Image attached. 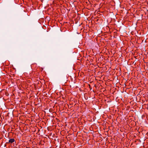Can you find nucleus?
<instances>
[{
    "mask_svg": "<svg viewBox=\"0 0 148 148\" xmlns=\"http://www.w3.org/2000/svg\"><path fill=\"white\" fill-rule=\"evenodd\" d=\"M6 146V144L5 145H4V147H5Z\"/></svg>",
    "mask_w": 148,
    "mask_h": 148,
    "instance_id": "obj_3",
    "label": "nucleus"
},
{
    "mask_svg": "<svg viewBox=\"0 0 148 148\" xmlns=\"http://www.w3.org/2000/svg\"><path fill=\"white\" fill-rule=\"evenodd\" d=\"M14 142H15L14 139V138H11V139H10L9 140L8 142L6 143H13Z\"/></svg>",
    "mask_w": 148,
    "mask_h": 148,
    "instance_id": "obj_1",
    "label": "nucleus"
},
{
    "mask_svg": "<svg viewBox=\"0 0 148 148\" xmlns=\"http://www.w3.org/2000/svg\"><path fill=\"white\" fill-rule=\"evenodd\" d=\"M88 86H89V88L90 89V90H91V89H92V88H91V87L90 85L89 84V85H88Z\"/></svg>",
    "mask_w": 148,
    "mask_h": 148,
    "instance_id": "obj_2",
    "label": "nucleus"
}]
</instances>
